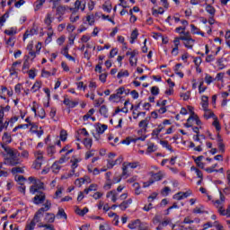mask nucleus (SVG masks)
Masks as SVG:
<instances>
[{"label": "nucleus", "instance_id": "f257e3e1", "mask_svg": "<svg viewBox=\"0 0 230 230\" xmlns=\"http://www.w3.org/2000/svg\"><path fill=\"white\" fill-rule=\"evenodd\" d=\"M150 117H146V119H142L139 123H138V127L140 128V130H138L139 132H142L144 134H146L147 128H148V123H150Z\"/></svg>", "mask_w": 230, "mask_h": 230}, {"label": "nucleus", "instance_id": "f03ea898", "mask_svg": "<svg viewBox=\"0 0 230 230\" xmlns=\"http://www.w3.org/2000/svg\"><path fill=\"white\" fill-rule=\"evenodd\" d=\"M46 200V194L42 191H39L38 194L33 198V202L39 206V204H43Z\"/></svg>", "mask_w": 230, "mask_h": 230}, {"label": "nucleus", "instance_id": "7ed1b4c3", "mask_svg": "<svg viewBox=\"0 0 230 230\" xmlns=\"http://www.w3.org/2000/svg\"><path fill=\"white\" fill-rule=\"evenodd\" d=\"M181 40H183V44L185 48H188V49H192L193 46L195 44V40L192 38H188V37H181Z\"/></svg>", "mask_w": 230, "mask_h": 230}, {"label": "nucleus", "instance_id": "20e7f679", "mask_svg": "<svg viewBox=\"0 0 230 230\" xmlns=\"http://www.w3.org/2000/svg\"><path fill=\"white\" fill-rule=\"evenodd\" d=\"M4 164H10L11 166H17V164H21V160L13 156V158H5Z\"/></svg>", "mask_w": 230, "mask_h": 230}, {"label": "nucleus", "instance_id": "39448f33", "mask_svg": "<svg viewBox=\"0 0 230 230\" xmlns=\"http://www.w3.org/2000/svg\"><path fill=\"white\" fill-rule=\"evenodd\" d=\"M218 213L222 217H227V218H230V205L227 207V208H224V206H220L218 208Z\"/></svg>", "mask_w": 230, "mask_h": 230}, {"label": "nucleus", "instance_id": "423d86ee", "mask_svg": "<svg viewBox=\"0 0 230 230\" xmlns=\"http://www.w3.org/2000/svg\"><path fill=\"white\" fill-rule=\"evenodd\" d=\"M33 35H37V29H35V25L31 30H27L23 34V40H26L29 37Z\"/></svg>", "mask_w": 230, "mask_h": 230}, {"label": "nucleus", "instance_id": "0eeeda50", "mask_svg": "<svg viewBox=\"0 0 230 230\" xmlns=\"http://www.w3.org/2000/svg\"><path fill=\"white\" fill-rule=\"evenodd\" d=\"M191 119H194V121H196V125H198V127H200V125H202V121L200 120V119H199V115L195 114V111H192V114L189 117L187 121L190 123Z\"/></svg>", "mask_w": 230, "mask_h": 230}, {"label": "nucleus", "instance_id": "6e6552de", "mask_svg": "<svg viewBox=\"0 0 230 230\" xmlns=\"http://www.w3.org/2000/svg\"><path fill=\"white\" fill-rule=\"evenodd\" d=\"M69 10L68 6L66 5H57L56 6V15H64L66 13V10Z\"/></svg>", "mask_w": 230, "mask_h": 230}, {"label": "nucleus", "instance_id": "1a4fd4ad", "mask_svg": "<svg viewBox=\"0 0 230 230\" xmlns=\"http://www.w3.org/2000/svg\"><path fill=\"white\" fill-rule=\"evenodd\" d=\"M63 103L65 105H66V107H70L71 109H73V108L76 107V105H78V102L71 101L67 97H65Z\"/></svg>", "mask_w": 230, "mask_h": 230}, {"label": "nucleus", "instance_id": "9d476101", "mask_svg": "<svg viewBox=\"0 0 230 230\" xmlns=\"http://www.w3.org/2000/svg\"><path fill=\"white\" fill-rule=\"evenodd\" d=\"M43 215H44V212L43 211L40 212V209H39L34 215V217L31 222H34V225L36 226L37 224H39V222H40V217H43Z\"/></svg>", "mask_w": 230, "mask_h": 230}, {"label": "nucleus", "instance_id": "9b49d317", "mask_svg": "<svg viewBox=\"0 0 230 230\" xmlns=\"http://www.w3.org/2000/svg\"><path fill=\"white\" fill-rule=\"evenodd\" d=\"M152 177V181H154V182L157 181H162L163 180V177H164V173L163 172H158L156 173H153L151 175Z\"/></svg>", "mask_w": 230, "mask_h": 230}, {"label": "nucleus", "instance_id": "f8f14e48", "mask_svg": "<svg viewBox=\"0 0 230 230\" xmlns=\"http://www.w3.org/2000/svg\"><path fill=\"white\" fill-rule=\"evenodd\" d=\"M130 204H132V199L123 201L119 205V208H120L122 211H125V209H127Z\"/></svg>", "mask_w": 230, "mask_h": 230}, {"label": "nucleus", "instance_id": "ddd939ff", "mask_svg": "<svg viewBox=\"0 0 230 230\" xmlns=\"http://www.w3.org/2000/svg\"><path fill=\"white\" fill-rule=\"evenodd\" d=\"M139 226H141V220L137 219L128 224V227L129 229H138Z\"/></svg>", "mask_w": 230, "mask_h": 230}, {"label": "nucleus", "instance_id": "4468645a", "mask_svg": "<svg viewBox=\"0 0 230 230\" xmlns=\"http://www.w3.org/2000/svg\"><path fill=\"white\" fill-rule=\"evenodd\" d=\"M128 169V165H127V162L123 163L122 164V173L120 175V177L122 179H127V177H128V172L127 171Z\"/></svg>", "mask_w": 230, "mask_h": 230}, {"label": "nucleus", "instance_id": "2eb2a0df", "mask_svg": "<svg viewBox=\"0 0 230 230\" xmlns=\"http://www.w3.org/2000/svg\"><path fill=\"white\" fill-rule=\"evenodd\" d=\"M181 67H182V64L181 63L176 64L174 67V73L175 75H178L180 78H184V74L179 70L181 69Z\"/></svg>", "mask_w": 230, "mask_h": 230}, {"label": "nucleus", "instance_id": "dca6fc26", "mask_svg": "<svg viewBox=\"0 0 230 230\" xmlns=\"http://www.w3.org/2000/svg\"><path fill=\"white\" fill-rule=\"evenodd\" d=\"M76 215H79V217H84L86 213H89V208H84V209H80V208H75Z\"/></svg>", "mask_w": 230, "mask_h": 230}, {"label": "nucleus", "instance_id": "f3484780", "mask_svg": "<svg viewBox=\"0 0 230 230\" xmlns=\"http://www.w3.org/2000/svg\"><path fill=\"white\" fill-rule=\"evenodd\" d=\"M99 112L104 118H109V110L107 109V106H105V105L101 106Z\"/></svg>", "mask_w": 230, "mask_h": 230}, {"label": "nucleus", "instance_id": "a211bd4d", "mask_svg": "<svg viewBox=\"0 0 230 230\" xmlns=\"http://www.w3.org/2000/svg\"><path fill=\"white\" fill-rule=\"evenodd\" d=\"M208 98L206 95H203L201 97V102H202L201 105H202V108L204 109V111H208V107L209 105V102H208Z\"/></svg>", "mask_w": 230, "mask_h": 230}, {"label": "nucleus", "instance_id": "6ab92c4d", "mask_svg": "<svg viewBox=\"0 0 230 230\" xmlns=\"http://www.w3.org/2000/svg\"><path fill=\"white\" fill-rule=\"evenodd\" d=\"M206 12H208V13H209L211 15V17H215V13H216L217 10L211 4H208L206 6Z\"/></svg>", "mask_w": 230, "mask_h": 230}, {"label": "nucleus", "instance_id": "aec40b11", "mask_svg": "<svg viewBox=\"0 0 230 230\" xmlns=\"http://www.w3.org/2000/svg\"><path fill=\"white\" fill-rule=\"evenodd\" d=\"M111 195H112L111 201L116 202V200H118V192H116V190H111L106 195L107 199H109V197H111Z\"/></svg>", "mask_w": 230, "mask_h": 230}, {"label": "nucleus", "instance_id": "412c9836", "mask_svg": "<svg viewBox=\"0 0 230 230\" xmlns=\"http://www.w3.org/2000/svg\"><path fill=\"white\" fill-rule=\"evenodd\" d=\"M45 220L49 224H53V222H55V214L47 213V215L45 217Z\"/></svg>", "mask_w": 230, "mask_h": 230}, {"label": "nucleus", "instance_id": "4be33fe9", "mask_svg": "<svg viewBox=\"0 0 230 230\" xmlns=\"http://www.w3.org/2000/svg\"><path fill=\"white\" fill-rule=\"evenodd\" d=\"M45 208H40V213L42 211L43 213L46 211H49V209H51V201L48 200L46 201V203L44 204Z\"/></svg>", "mask_w": 230, "mask_h": 230}, {"label": "nucleus", "instance_id": "5701e85b", "mask_svg": "<svg viewBox=\"0 0 230 230\" xmlns=\"http://www.w3.org/2000/svg\"><path fill=\"white\" fill-rule=\"evenodd\" d=\"M157 151V146H155L154 143H150L146 149V154H152L153 152Z\"/></svg>", "mask_w": 230, "mask_h": 230}, {"label": "nucleus", "instance_id": "b1692460", "mask_svg": "<svg viewBox=\"0 0 230 230\" xmlns=\"http://www.w3.org/2000/svg\"><path fill=\"white\" fill-rule=\"evenodd\" d=\"M2 139L4 141V143H10L12 141V135H10V133L8 132H4Z\"/></svg>", "mask_w": 230, "mask_h": 230}, {"label": "nucleus", "instance_id": "393cba45", "mask_svg": "<svg viewBox=\"0 0 230 230\" xmlns=\"http://www.w3.org/2000/svg\"><path fill=\"white\" fill-rule=\"evenodd\" d=\"M44 22L47 26H51V22H53L51 13H47Z\"/></svg>", "mask_w": 230, "mask_h": 230}, {"label": "nucleus", "instance_id": "a878e982", "mask_svg": "<svg viewBox=\"0 0 230 230\" xmlns=\"http://www.w3.org/2000/svg\"><path fill=\"white\" fill-rule=\"evenodd\" d=\"M80 6H82V2H80V0H76L75 2V8L69 7L68 10H70V12H78Z\"/></svg>", "mask_w": 230, "mask_h": 230}, {"label": "nucleus", "instance_id": "bb28decb", "mask_svg": "<svg viewBox=\"0 0 230 230\" xmlns=\"http://www.w3.org/2000/svg\"><path fill=\"white\" fill-rule=\"evenodd\" d=\"M11 173H13V175H15L17 173H24V169H22V167H13L11 170Z\"/></svg>", "mask_w": 230, "mask_h": 230}, {"label": "nucleus", "instance_id": "cd10ccee", "mask_svg": "<svg viewBox=\"0 0 230 230\" xmlns=\"http://www.w3.org/2000/svg\"><path fill=\"white\" fill-rule=\"evenodd\" d=\"M41 85H42V83L36 81L31 87L32 93H37V91H39V89H40Z\"/></svg>", "mask_w": 230, "mask_h": 230}, {"label": "nucleus", "instance_id": "c85d7f7f", "mask_svg": "<svg viewBox=\"0 0 230 230\" xmlns=\"http://www.w3.org/2000/svg\"><path fill=\"white\" fill-rule=\"evenodd\" d=\"M212 125H213V127L216 128V130H217V132L220 131L222 128L220 127V122L218 121V118L217 116L214 118V121H213Z\"/></svg>", "mask_w": 230, "mask_h": 230}, {"label": "nucleus", "instance_id": "c756f323", "mask_svg": "<svg viewBox=\"0 0 230 230\" xmlns=\"http://www.w3.org/2000/svg\"><path fill=\"white\" fill-rule=\"evenodd\" d=\"M137 35H139V32H137V29H135V30L131 32L130 44H134L136 39H137Z\"/></svg>", "mask_w": 230, "mask_h": 230}, {"label": "nucleus", "instance_id": "7c9ffc66", "mask_svg": "<svg viewBox=\"0 0 230 230\" xmlns=\"http://www.w3.org/2000/svg\"><path fill=\"white\" fill-rule=\"evenodd\" d=\"M46 3V0H38L35 3V12H39L40 8H42V5Z\"/></svg>", "mask_w": 230, "mask_h": 230}, {"label": "nucleus", "instance_id": "2f4dec72", "mask_svg": "<svg viewBox=\"0 0 230 230\" xmlns=\"http://www.w3.org/2000/svg\"><path fill=\"white\" fill-rule=\"evenodd\" d=\"M15 181L17 182H19V184H21V186H23V184L26 181V178H24V176H22V175H19V176H15Z\"/></svg>", "mask_w": 230, "mask_h": 230}, {"label": "nucleus", "instance_id": "473e14b6", "mask_svg": "<svg viewBox=\"0 0 230 230\" xmlns=\"http://www.w3.org/2000/svg\"><path fill=\"white\" fill-rule=\"evenodd\" d=\"M60 165H58L57 162L54 163L51 166V170L54 173H58V172H60Z\"/></svg>", "mask_w": 230, "mask_h": 230}, {"label": "nucleus", "instance_id": "72a5a7b5", "mask_svg": "<svg viewBox=\"0 0 230 230\" xmlns=\"http://www.w3.org/2000/svg\"><path fill=\"white\" fill-rule=\"evenodd\" d=\"M93 114H94V109L92 108V109L87 112V114H85V115L83 116L84 121H87V119H89V118H91V116H92Z\"/></svg>", "mask_w": 230, "mask_h": 230}, {"label": "nucleus", "instance_id": "f704fd0d", "mask_svg": "<svg viewBox=\"0 0 230 230\" xmlns=\"http://www.w3.org/2000/svg\"><path fill=\"white\" fill-rule=\"evenodd\" d=\"M41 166H42V160L36 159L33 164V168H35V170H40Z\"/></svg>", "mask_w": 230, "mask_h": 230}, {"label": "nucleus", "instance_id": "c9c22d12", "mask_svg": "<svg viewBox=\"0 0 230 230\" xmlns=\"http://www.w3.org/2000/svg\"><path fill=\"white\" fill-rule=\"evenodd\" d=\"M58 216L65 218V220H67V214H66V211H64V208L58 209Z\"/></svg>", "mask_w": 230, "mask_h": 230}, {"label": "nucleus", "instance_id": "e433bc0d", "mask_svg": "<svg viewBox=\"0 0 230 230\" xmlns=\"http://www.w3.org/2000/svg\"><path fill=\"white\" fill-rule=\"evenodd\" d=\"M84 145L86 146V148H91V146H93V139L84 138Z\"/></svg>", "mask_w": 230, "mask_h": 230}, {"label": "nucleus", "instance_id": "4c0bfd02", "mask_svg": "<svg viewBox=\"0 0 230 230\" xmlns=\"http://www.w3.org/2000/svg\"><path fill=\"white\" fill-rule=\"evenodd\" d=\"M159 134H161V129L160 128H155L152 132V137H155V139H159Z\"/></svg>", "mask_w": 230, "mask_h": 230}, {"label": "nucleus", "instance_id": "58836bf2", "mask_svg": "<svg viewBox=\"0 0 230 230\" xmlns=\"http://www.w3.org/2000/svg\"><path fill=\"white\" fill-rule=\"evenodd\" d=\"M123 76H128V70H121L117 75V78H123Z\"/></svg>", "mask_w": 230, "mask_h": 230}, {"label": "nucleus", "instance_id": "ea45409f", "mask_svg": "<svg viewBox=\"0 0 230 230\" xmlns=\"http://www.w3.org/2000/svg\"><path fill=\"white\" fill-rule=\"evenodd\" d=\"M106 128H107V125H105V124L99 126L97 128L98 134H103V132H105Z\"/></svg>", "mask_w": 230, "mask_h": 230}, {"label": "nucleus", "instance_id": "a19ab883", "mask_svg": "<svg viewBox=\"0 0 230 230\" xmlns=\"http://www.w3.org/2000/svg\"><path fill=\"white\" fill-rule=\"evenodd\" d=\"M38 116L41 119H44V118H46V111L44 110V108H40V110L38 111Z\"/></svg>", "mask_w": 230, "mask_h": 230}, {"label": "nucleus", "instance_id": "79ce46f5", "mask_svg": "<svg viewBox=\"0 0 230 230\" xmlns=\"http://www.w3.org/2000/svg\"><path fill=\"white\" fill-rule=\"evenodd\" d=\"M34 186H36V188L39 190H44V182L40 181H35V184Z\"/></svg>", "mask_w": 230, "mask_h": 230}, {"label": "nucleus", "instance_id": "37998d69", "mask_svg": "<svg viewBox=\"0 0 230 230\" xmlns=\"http://www.w3.org/2000/svg\"><path fill=\"white\" fill-rule=\"evenodd\" d=\"M213 80H215V79H213V76H211V75L206 74L205 82H206V84H208V85H209L210 84H212Z\"/></svg>", "mask_w": 230, "mask_h": 230}, {"label": "nucleus", "instance_id": "c03bdc74", "mask_svg": "<svg viewBox=\"0 0 230 230\" xmlns=\"http://www.w3.org/2000/svg\"><path fill=\"white\" fill-rule=\"evenodd\" d=\"M60 139H61V141H66V139H67V131L66 130H61Z\"/></svg>", "mask_w": 230, "mask_h": 230}, {"label": "nucleus", "instance_id": "a18cd8bd", "mask_svg": "<svg viewBox=\"0 0 230 230\" xmlns=\"http://www.w3.org/2000/svg\"><path fill=\"white\" fill-rule=\"evenodd\" d=\"M194 64L196 67H200V64H202V58L198 57L194 58Z\"/></svg>", "mask_w": 230, "mask_h": 230}, {"label": "nucleus", "instance_id": "49530a36", "mask_svg": "<svg viewBox=\"0 0 230 230\" xmlns=\"http://www.w3.org/2000/svg\"><path fill=\"white\" fill-rule=\"evenodd\" d=\"M151 94H153V96H157V94H159V87L153 86L151 88Z\"/></svg>", "mask_w": 230, "mask_h": 230}, {"label": "nucleus", "instance_id": "de8ad7c7", "mask_svg": "<svg viewBox=\"0 0 230 230\" xmlns=\"http://www.w3.org/2000/svg\"><path fill=\"white\" fill-rule=\"evenodd\" d=\"M215 113L209 111H207L204 114V118H206V119H209V118H215Z\"/></svg>", "mask_w": 230, "mask_h": 230}, {"label": "nucleus", "instance_id": "09e8293b", "mask_svg": "<svg viewBox=\"0 0 230 230\" xmlns=\"http://www.w3.org/2000/svg\"><path fill=\"white\" fill-rule=\"evenodd\" d=\"M84 182H85V180H84V178H80L75 180V184L80 188Z\"/></svg>", "mask_w": 230, "mask_h": 230}, {"label": "nucleus", "instance_id": "8fccbe9b", "mask_svg": "<svg viewBox=\"0 0 230 230\" xmlns=\"http://www.w3.org/2000/svg\"><path fill=\"white\" fill-rule=\"evenodd\" d=\"M203 85H204V81H201L199 85V94H201V93H204V91H206V89H208V87L203 86Z\"/></svg>", "mask_w": 230, "mask_h": 230}, {"label": "nucleus", "instance_id": "3c124183", "mask_svg": "<svg viewBox=\"0 0 230 230\" xmlns=\"http://www.w3.org/2000/svg\"><path fill=\"white\" fill-rule=\"evenodd\" d=\"M99 80L102 82V84H105L107 82V73L101 74Z\"/></svg>", "mask_w": 230, "mask_h": 230}, {"label": "nucleus", "instance_id": "603ef678", "mask_svg": "<svg viewBox=\"0 0 230 230\" xmlns=\"http://www.w3.org/2000/svg\"><path fill=\"white\" fill-rule=\"evenodd\" d=\"M40 130H31L32 134H37L38 137H40L43 134H44V130L42 129V128H40Z\"/></svg>", "mask_w": 230, "mask_h": 230}, {"label": "nucleus", "instance_id": "864d4df0", "mask_svg": "<svg viewBox=\"0 0 230 230\" xmlns=\"http://www.w3.org/2000/svg\"><path fill=\"white\" fill-rule=\"evenodd\" d=\"M172 199H174V200H182V191L174 194Z\"/></svg>", "mask_w": 230, "mask_h": 230}, {"label": "nucleus", "instance_id": "5fc2aeb1", "mask_svg": "<svg viewBox=\"0 0 230 230\" xmlns=\"http://www.w3.org/2000/svg\"><path fill=\"white\" fill-rule=\"evenodd\" d=\"M30 191L32 193V195H35V193H39L40 190L36 187V185H32L30 188Z\"/></svg>", "mask_w": 230, "mask_h": 230}, {"label": "nucleus", "instance_id": "6e6d98bb", "mask_svg": "<svg viewBox=\"0 0 230 230\" xmlns=\"http://www.w3.org/2000/svg\"><path fill=\"white\" fill-rule=\"evenodd\" d=\"M35 229V222H31L28 225H26V227L24 230H33Z\"/></svg>", "mask_w": 230, "mask_h": 230}, {"label": "nucleus", "instance_id": "4d7b16f0", "mask_svg": "<svg viewBox=\"0 0 230 230\" xmlns=\"http://www.w3.org/2000/svg\"><path fill=\"white\" fill-rule=\"evenodd\" d=\"M157 199V193L153 192L148 198L147 200L148 202H153V200H155Z\"/></svg>", "mask_w": 230, "mask_h": 230}, {"label": "nucleus", "instance_id": "13d9d810", "mask_svg": "<svg viewBox=\"0 0 230 230\" xmlns=\"http://www.w3.org/2000/svg\"><path fill=\"white\" fill-rule=\"evenodd\" d=\"M192 191L191 190H187L186 192H181V197L182 199H188V197H190V195H192Z\"/></svg>", "mask_w": 230, "mask_h": 230}, {"label": "nucleus", "instance_id": "bf43d9fd", "mask_svg": "<svg viewBox=\"0 0 230 230\" xmlns=\"http://www.w3.org/2000/svg\"><path fill=\"white\" fill-rule=\"evenodd\" d=\"M214 80L222 82L224 80V73H218Z\"/></svg>", "mask_w": 230, "mask_h": 230}, {"label": "nucleus", "instance_id": "052dcab7", "mask_svg": "<svg viewBox=\"0 0 230 230\" xmlns=\"http://www.w3.org/2000/svg\"><path fill=\"white\" fill-rule=\"evenodd\" d=\"M126 166H128H128H129L130 168H136L137 166H139V163H137V162H134V163H126Z\"/></svg>", "mask_w": 230, "mask_h": 230}, {"label": "nucleus", "instance_id": "680f3d73", "mask_svg": "<svg viewBox=\"0 0 230 230\" xmlns=\"http://www.w3.org/2000/svg\"><path fill=\"white\" fill-rule=\"evenodd\" d=\"M118 55V49H112L110 52V58H114Z\"/></svg>", "mask_w": 230, "mask_h": 230}, {"label": "nucleus", "instance_id": "e2e57ef3", "mask_svg": "<svg viewBox=\"0 0 230 230\" xmlns=\"http://www.w3.org/2000/svg\"><path fill=\"white\" fill-rule=\"evenodd\" d=\"M205 172H207V173H213V172H216V173H218V170L214 169L212 166L205 168Z\"/></svg>", "mask_w": 230, "mask_h": 230}, {"label": "nucleus", "instance_id": "0e129e2a", "mask_svg": "<svg viewBox=\"0 0 230 230\" xmlns=\"http://www.w3.org/2000/svg\"><path fill=\"white\" fill-rule=\"evenodd\" d=\"M5 151L7 152V154L9 155V158H13L15 157V152H13V150L10 149V148H5Z\"/></svg>", "mask_w": 230, "mask_h": 230}, {"label": "nucleus", "instance_id": "69168bd1", "mask_svg": "<svg viewBox=\"0 0 230 230\" xmlns=\"http://www.w3.org/2000/svg\"><path fill=\"white\" fill-rule=\"evenodd\" d=\"M190 28H191V32L194 33V34H198L199 35V28H197V26L193 25V24H190Z\"/></svg>", "mask_w": 230, "mask_h": 230}, {"label": "nucleus", "instance_id": "338daca9", "mask_svg": "<svg viewBox=\"0 0 230 230\" xmlns=\"http://www.w3.org/2000/svg\"><path fill=\"white\" fill-rule=\"evenodd\" d=\"M47 152L48 154H51V155H53V154H55V146H49L47 148Z\"/></svg>", "mask_w": 230, "mask_h": 230}, {"label": "nucleus", "instance_id": "774afa93", "mask_svg": "<svg viewBox=\"0 0 230 230\" xmlns=\"http://www.w3.org/2000/svg\"><path fill=\"white\" fill-rule=\"evenodd\" d=\"M99 229H100V230H111V226H109L108 224L100 225Z\"/></svg>", "mask_w": 230, "mask_h": 230}]
</instances>
